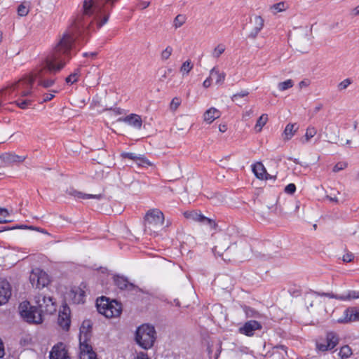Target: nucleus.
<instances>
[{
	"instance_id": "f257e3e1",
	"label": "nucleus",
	"mask_w": 359,
	"mask_h": 359,
	"mask_svg": "<svg viewBox=\"0 0 359 359\" xmlns=\"http://www.w3.org/2000/svg\"><path fill=\"white\" fill-rule=\"evenodd\" d=\"M104 14L95 6L93 0H84L81 12L79 13L73 23L59 36L53 47L51 53L46 57L45 63L36 67L32 73L33 82L38 80L39 86L43 88L51 87L55 83L53 79H44L48 73L60 72L76 55V43H80V38H84L90 30L99 29Z\"/></svg>"
},
{
	"instance_id": "f03ea898",
	"label": "nucleus",
	"mask_w": 359,
	"mask_h": 359,
	"mask_svg": "<svg viewBox=\"0 0 359 359\" xmlns=\"http://www.w3.org/2000/svg\"><path fill=\"white\" fill-rule=\"evenodd\" d=\"M90 331L91 325L90 320H84L80 327V359H97L95 352L93 351L92 346L88 343L90 336Z\"/></svg>"
},
{
	"instance_id": "7ed1b4c3",
	"label": "nucleus",
	"mask_w": 359,
	"mask_h": 359,
	"mask_svg": "<svg viewBox=\"0 0 359 359\" xmlns=\"http://www.w3.org/2000/svg\"><path fill=\"white\" fill-rule=\"evenodd\" d=\"M156 339V332L153 325L143 324L137 327L135 332V341L142 348H151Z\"/></svg>"
},
{
	"instance_id": "20e7f679",
	"label": "nucleus",
	"mask_w": 359,
	"mask_h": 359,
	"mask_svg": "<svg viewBox=\"0 0 359 359\" xmlns=\"http://www.w3.org/2000/svg\"><path fill=\"white\" fill-rule=\"evenodd\" d=\"M164 223V215L158 209L149 210L144 217V231L149 234H157Z\"/></svg>"
},
{
	"instance_id": "39448f33",
	"label": "nucleus",
	"mask_w": 359,
	"mask_h": 359,
	"mask_svg": "<svg viewBox=\"0 0 359 359\" xmlns=\"http://www.w3.org/2000/svg\"><path fill=\"white\" fill-rule=\"evenodd\" d=\"M96 306L98 312L106 318H115L121 313V304L116 300L109 301L105 297L97 299Z\"/></svg>"
},
{
	"instance_id": "423d86ee",
	"label": "nucleus",
	"mask_w": 359,
	"mask_h": 359,
	"mask_svg": "<svg viewBox=\"0 0 359 359\" xmlns=\"http://www.w3.org/2000/svg\"><path fill=\"white\" fill-rule=\"evenodd\" d=\"M21 317L27 323L39 324L43 321L42 314L36 306H31L29 302H22L19 306Z\"/></svg>"
},
{
	"instance_id": "0eeeda50",
	"label": "nucleus",
	"mask_w": 359,
	"mask_h": 359,
	"mask_svg": "<svg viewBox=\"0 0 359 359\" xmlns=\"http://www.w3.org/2000/svg\"><path fill=\"white\" fill-rule=\"evenodd\" d=\"M339 343V335L332 331L327 332L324 337H320L316 341L317 353H325L333 350Z\"/></svg>"
},
{
	"instance_id": "6e6552de",
	"label": "nucleus",
	"mask_w": 359,
	"mask_h": 359,
	"mask_svg": "<svg viewBox=\"0 0 359 359\" xmlns=\"http://www.w3.org/2000/svg\"><path fill=\"white\" fill-rule=\"evenodd\" d=\"M34 302L41 314H51L55 311V304L49 296L38 294L34 297Z\"/></svg>"
},
{
	"instance_id": "1a4fd4ad",
	"label": "nucleus",
	"mask_w": 359,
	"mask_h": 359,
	"mask_svg": "<svg viewBox=\"0 0 359 359\" xmlns=\"http://www.w3.org/2000/svg\"><path fill=\"white\" fill-rule=\"evenodd\" d=\"M29 280L33 287L43 288L48 285L50 280L48 274L43 270L36 268L33 269L29 276Z\"/></svg>"
},
{
	"instance_id": "9d476101",
	"label": "nucleus",
	"mask_w": 359,
	"mask_h": 359,
	"mask_svg": "<svg viewBox=\"0 0 359 359\" xmlns=\"http://www.w3.org/2000/svg\"><path fill=\"white\" fill-rule=\"evenodd\" d=\"M117 1L118 0H93L95 6L98 8V10L100 9L104 14L103 20L101 22H99L100 25H104L107 23L110 13Z\"/></svg>"
},
{
	"instance_id": "9b49d317",
	"label": "nucleus",
	"mask_w": 359,
	"mask_h": 359,
	"mask_svg": "<svg viewBox=\"0 0 359 359\" xmlns=\"http://www.w3.org/2000/svg\"><path fill=\"white\" fill-rule=\"evenodd\" d=\"M184 217L194 222H200L202 224H207L212 228L215 229L217 226L215 222L208 217H206L201 212L197 211H187L184 213Z\"/></svg>"
},
{
	"instance_id": "f8f14e48",
	"label": "nucleus",
	"mask_w": 359,
	"mask_h": 359,
	"mask_svg": "<svg viewBox=\"0 0 359 359\" xmlns=\"http://www.w3.org/2000/svg\"><path fill=\"white\" fill-rule=\"evenodd\" d=\"M316 294L321 297H327L331 299H335L341 301H350L359 299V291L348 290L344 295L335 294L332 292H314Z\"/></svg>"
},
{
	"instance_id": "ddd939ff",
	"label": "nucleus",
	"mask_w": 359,
	"mask_h": 359,
	"mask_svg": "<svg viewBox=\"0 0 359 359\" xmlns=\"http://www.w3.org/2000/svg\"><path fill=\"white\" fill-rule=\"evenodd\" d=\"M50 359H71L66 345L62 342L54 345L50 352Z\"/></svg>"
},
{
	"instance_id": "4468645a",
	"label": "nucleus",
	"mask_w": 359,
	"mask_h": 359,
	"mask_svg": "<svg viewBox=\"0 0 359 359\" xmlns=\"http://www.w3.org/2000/svg\"><path fill=\"white\" fill-rule=\"evenodd\" d=\"M11 296V287L6 280H0V306L6 304Z\"/></svg>"
},
{
	"instance_id": "2eb2a0df",
	"label": "nucleus",
	"mask_w": 359,
	"mask_h": 359,
	"mask_svg": "<svg viewBox=\"0 0 359 359\" xmlns=\"http://www.w3.org/2000/svg\"><path fill=\"white\" fill-rule=\"evenodd\" d=\"M118 122H123L136 129H140L142 125V120L140 115L130 114L125 117L118 118Z\"/></svg>"
},
{
	"instance_id": "dca6fc26",
	"label": "nucleus",
	"mask_w": 359,
	"mask_h": 359,
	"mask_svg": "<svg viewBox=\"0 0 359 359\" xmlns=\"http://www.w3.org/2000/svg\"><path fill=\"white\" fill-rule=\"evenodd\" d=\"M262 329L261 324L256 320H249L243 327L239 328V332L248 337H252L254 332Z\"/></svg>"
},
{
	"instance_id": "f3484780",
	"label": "nucleus",
	"mask_w": 359,
	"mask_h": 359,
	"mask_svg": "<svg viewBox=\"0 0 359 359\" xmlns=\"http://www.w3.org/2000/svg\"><path fill=\"white\" fill-rule=\"evenodd\" d=\"M115 285L121 290H126L128 291L137 290L136 287L133 283H130L128 279L123 276H116L114 278Z\"/></svg>"
},
{
	"instance_id": "a211bd4d",
	"label": "nucleus",
	"mask_w": 359,
	"mask_h": 359,
	"mask_svg": "<svg viewBox=\"0 0 359 359\" xmlns=\"http://www.w3.org/2000/svg\"><path fill=\"white\" fill-rule=\"evenodd\" d=\"M325 136L327 138V142L332 144L337 143L339 137L338 126L334 124H329L325 128Z\"/></svg>"
},
{
	"instance_id": "6ab92c4d",
	"label": "nucleus",
	"mask_w": 359,
	"mask_h": 359,
	"mask_svg": "<svg viewBox=\"0 0 359 359\" xmlns=\"http://www.w3.org/2000/svg\"><path fill=\"white\" fill-rule=\"evenodd\" d=\"M253 22V28L250 32L248 37L255 39L259 32L263 29L264 25V20L260 15L255 16L252 21Z\"/></svg>"
},
{
	"instance_id": "aec40b11",
	"label": "nucleus",
	"mask_w": 359,
	"mask_h": 359,
	"mask_svg": "<svg viewBox=\"0 0 359 359\" xmlns=\"http://www.w3.org/2000/svg\"><path fill=\"white\" fill-rule=\"evenodd\" d=\"M85 296V291L81 287H74L69 293V298L75 304L84 303Z\"/></svg>"
},
{
	"instance_id": "412c9836",
	"label": "nucleus",
	"mask_w": 359,
	"mask_h": 359,
	"mask_svg": "<svg viewBox=\"0 0 359 359\" xmlns=\"http://www.w3.org/2000/svg\"><path fill=\"white\" fill-rule=\"evenodd\" d=\"M121 156L124 158H128L135 161L139 166L144 165H149L150 163L147 159L141 156H137L135 153L125 152L121 154Z\"/></svg>"
},
{
	"instance_id": "4be33fe9",
	"label": "nucleus",
	"mask_w": 359,
	"mask_h": 359,
	"mask_svg": "<svg viewBox=\"0 0 359 359\" xmlns=\"http://www.w3.org/2000/svg\"><path fill=\"white\" fill-rule=\"evenodd\" d=\"M1 158L6 163H14L23 162L25 160L26 156H18L14 153L8 152L3 154Z\"/></svg>"
},
{
	"instance_id": "5701e85b",
	"label": "nucleus",
	"mask_w": 359,
	"mask_h": 359,
	"mask_svg": "<svg viewBox=\"0 0 359 359\" xmlns=\"http://www.w3.org/2000/svg\"><path fill=\"white\" fill-rule=\"evenodd\" d=\"M220 116L221 112L218 109L211 107L204 113L203 119L207 123L210 124L215 119L219 118Z\"/></svg>"
},
{
	"instance_id": "b1692460",
	"label": "nucleus",
	"mask_w": 359,
	"mask_h": 359,
	"mask_svg": "<svg viewBox=\"0 0 359 359\" xmlns=\"http://www.w3.org/2000/svg\"><path fill=\"white\" fill-rule=\"evenodd\" d=\"M354 307H348L344 310L343 316L337 320L339 323H349L354 322Z\"/></svg>"
},
{
	"instance_id": "393cba45",
	"label": "nucleus",
	"mask_w": 359,
	"mask_h": 359,
	"mask_svg": "<svg viewBox=\"0 0 359 359\" xmlns=\"http://www.w3.org/2000/svg\"><path fill=\"white\" fill-rule=\"evenodd\" d=\"M66 308H64L62 312H60L58 316V324L59 325L65 330H68L70 326V318L69 314L66 312Z\"/></svg>"
},
{
	"instance_id": "a878e982",
	"label": "nucleus",
	"mask_w": 359,
	"mask_h": 359,
	"mask_svg": "<svg viewBox=\"0 0 359 359\" xmlns=\"http://www.w3.org/2000/svg\"><path fill=\"white\" fill-rule=\"evenodd\" d=\"M299 127L296 123H288L283 131V140L287 141L290 140L295 134Z\"/></svg>"
},
{
	"instance_id": "bb28decb",
	"label": "nucleus",
	"mask_w": 359,
	"mask_h": 359,
	"mask_svg": "<svg viewBox=\"0 0 359 359\" xmlns=\"http://www.w3.org/2000/svg\"><path fill=\"white\" fill-rule=\"evenodd\" d=\"M71 196H73L75 198H82V199H97L100 200L103 198L102 194H86L81 193L80 191H78L76 190H72L70 191L69 193Z\"/></svg>"
},
{
	"instance_id": "cd10ccee",
	"label": "nucleus",
	"mask_w": 359,
	"mask_h": 359,
	"mask_svg": "<svg viewBox=\"0 0 359 359\" xmlns=\"http://www.w3.org/2000/svg\"><path fill=\"white\" fill-rule=\"evenodd\" d=\"M252 171L255 173V176L260 180H267L268 173L262 163H257L252 167Z\"/></svg>"
},
{
	"instance_id": "c85d7f7f",
	"label": "nucleus",
	"mask_w": 359,
	"mask_h": 359,
	"mask_svg": "<svg viewBox=\"0 0 359 359\" xmlns=\"http://www.w3.org/2000/svg\"><path fill=\"white\" fill-rule=\"evenodd\" d=\"M212 79H215L217 84H221L224 82L226 76L224 72H220L216 67H213L210 72Z\"/></svg>"
},
{
	"instance_id": "c756f323",
	"label": "nucleus",
	"mask_w": 359,
	"mask_h": 359,
	"mask_svg": "<svg viewBox=\"0 0 359 359\" xmlns=\"http://www.w3.org/2000/svg\"><path fill=\"white\" fill-rule=\"evenodd\" d=\"M288 4L285 1H280L270 6V11L273 14L286 11L288 8Z\"/></svg>"
},
{
	"instance_id": "7c9ffc66",
	"label": "nucleus",
	"mask_w": 359,
	"mask_h": 359,
	"mask_svg": "<svg viewBox=\"0 0 359 359\" xmlns=\"http://www.w3.org/2000/svg\"><path fill=\"white\" fill-rule=\"evenodd\" d=\"M30 10V3L29 1H24L21 3L17 9L18 15L20 17L27 16Z\"/></svg>"
},
{
	"instance_id": "2f4dec72",
	"label": "nucleus",
	"mask_w": 359,
	"mask_h": 359,
	"mask_svg": "<svg viewBox=\"0 0 359 359\" xmlns=\"http://www.w3.org/2000/svg\"><path fill=\"white\" fill-rule=\"evenodd\" d=\"M352 354V349L348 345H344L341 346L338 353V355L341 358V359L348 358Z\"/></svg>"
},
{
	"instance_id": "473e14b6",
	"label": "nucleus",
	"mask_w": 359,
	"mask_h": 359,
	"mask_svg": "<svg viewBox=\"0 0 359 359\" xmlns=\"http://www.w3.org/2000/svg\"><path fill=\"white\" fill-rule=\"evenodd\" d=\"M79 76H80V69H76L74 70V72L72 74H71L66 78L65 81L67 83L73 84L78 81Z\"/></svg>"
},
{
	"instance_id": "72a5a7b5",
	"label": "nucleus",
	"mask_w": 359,
	"mask_h": 359,
	"mask_svg": "<svg viewBox=\"0 0 359 359\" xmlns=\"http://www.w3.org/2000/svg\"><path fill=\"white\" fill-rule=\"evenodd\" d=\"M187 18L184 15L179 14L177 15L173 21V26L175 29L180 28L182 27L186 22Z\"/></svg>"
},
{
	"instance_id": "f704fd0d",
	"label": "nucleus",
	"mask_w": 359,
	"mask_h": 359,
	"mask_svg": "<svg viewBox=\"0 0 359 359\" xmlns=\"http://www.w3.org/2000/svg\"><path fill=\"white\" fill-rule=\"evenodd\" d=\"M268 120L267 114H262L257 120L255 125V130L258 132L261 131L262 127L266 123Z\"/></svg>"
},
{
	"instance_id": "c9c22d12",
	"label": "nucleus",
	"mask_w": 359,
	"mask_h": 359,
	"mask_svg": "<svg viewBox=\"0 0 359 359\" xmlns=\"http://www.w3.org/2000/svg\"><path fill=\"white\" fill-rule=\"evenodd\" d=\"M173 51V48L170 46H168L161 53L160 57L162 61H165L170 58Z\"/></svg>"
},
{
	"instance_id": "e433bc0d",
	"label": "nucleus",
	"mask_w": 359,
	"mask_h": 359,
	"mask_svg": "<svg viewBox=\"0 0 359 359\" xmlns=\"http://www.w3.org/2000/svg\"><path fill=\"white\" fill-rule=\"evenodd\" d=\"M294 86V81L292 79H287L285 81L280 82L278 84V88L279 90L284 91L290 88H292Z\"/></svg>"
},
{
	"instance_id": "4c0bfd02",
	"label": "nucleus",
	"mask_w": 359,
	"mask_h": 359,
	"mask_svg": "<svg viewBox=\"0 0 359 359\" xmlns=\"http://www.w3.org/2000/svg\"><path fill=\"white\" fill-rule=\"evenodd\" d=\"M225 46L224 44L217 45L212 53V55L213 57L218 58L220 57L222 54L225 51Z\"/></svg>"
},
{
	"instance_id": "58836bf2",
	"label": "nucleus",
	"mask_w": 359,
	"mask_h": 359,
	"mask_svg": "<svg viewBox=\"0 0 359 359\" xmlns=\"http://www.w3.org/2000/svg\"><path fill=\"white\" fill-rule=\"evenodd\" d=\"M317 133V130L313 126H309L306 128L305 139L306 142H309L313 137H314Z\"/></svg>"
},
{
	"instance_id": "ea45409f",
	"label": "nucleus",
	"mask_w": 359,
	"mask_h": 359,
	"mask_svg": "<svg viewBox=\"0 0 359 359\" xmlns=\"http://www.w3.org/2000/svg\"><path fill=\"white\" fill-rule=\"evenodd\" d=\"M193 68V65L191 64V61L189 60L185 61L181 68H180V71L183 73V74H188L190 72V71Z\"/></svg>"
},
{
	"instance_id": "a19ab883",
	"label": "nucleus",
	"mask_w": 359,
	"mask_h": 359,
	"mask_svg": "<svg viewBox=\"0 0 359 359\" xmlns=\"http://www.w3.org/2000/svg\"><path fill=\"white\" fill-rule=\"evenodd\" d=\"M244 311L248 317L257 318L259 316V313L253 308L245 306Z\"/></svg>"
},
{
	"instance_id": "79ce46f5",
	"label": "nucleus",
	"mask_w": 359,
	"mask_h": 359,
	"mask_svg": "<svg viewBox=\"0 0 359 359\" xmlns=\"http://www.w3.org/2000/svg\"><path fill=\"white\" fill-rule=\"evenodd\" d=\"M15 102L18 107L21 109H27L31 104L32 101L29 100L19 99L16 100Z\"/></svg>"
},
{
	"instance_id": "37998d69",
	"label": "nucleus",
	"mask_w": 359,
	"mask_h": 359,
	"mask_svg": "<svg viewBox=\"0 0 359 359\" xmlns=\"http://www.w3.org/2000/svg\"><path fill=\"white\" fill-rule=\"evenodd\" d=\"M249 95V92L248 90H242L240 93H236L232 95L231 100L233 102H238L239 98L247 97Z\"/></svg>"
},
{
	"instance_id": "c03bdc74",
	"label": "nucleus",
	"mask_w": 359,
	"mask_h": 359,
	"mask_svg": "<svg viewBox=\"0 0 359 359\" xmlns=\"http://www.w3.org/2000/svg\"><path fill=\"white\" fill-rule=\"evenodd\" d=\"M351 83H352V81L350 79H344V81H342L341 82H340L338 84V86H337L338 90L341 91V90L346 89L348 88V86L350 84H351Z\"/></svg>"
},
{
	"instance_id": "a18cd8bd",
	"label": "nucleus",
	"mask_w": 359,
	"mask_h": 359,
	"mask_svg": "<svg viewBox=\"0 0 359 359\" xmlns=\"http://www.w3.org/2000/svg\"><path fill=\"white\" fill-rule=\"evenodd\" d=\"M181 104V100L179 97H174L170 104V108L172 111H175Z\"/></svg>"
},
{
	"instance_id": "49530a36",
	"label": "nucleus",
	"mask_w": 359,
	"mask_h": 359,
	"mask_svg": "<svg viewBox=\"0 0 359 359\" xmlns=\"http://www.w3.org/2000/svg\"><path fill=\"white\" fill-rule=\"evenodd\" d=\"M347 167V163L339 162L333 168V172H337L345 169Z\"/></svg>"
},
{
	"instance_id": "de8ad7c7",
	"label": "nucleus",
	"mask_w": 359,
	"mask_h": 359,
	"mask_svg": "<svg viewBox=\"0 0 359 359\" xmlns=\"http://www.w3.org/2000/svg\"><path fill=\"white\" fill-rule=\"evenodd\" d=\"M221 245H222V242H219V245H215L212 249L215 253H218L219 255H222L221 251L226 250L229 248V246L226 247V245H224L223 247H222Z\"/></svg>"
},
{
	"instance_id": "09e8293b",
	"label": "nucleus",
	"mask_w": 359,
	"mask_h": 359,
	"mask_svg": "<svg viewBox=\"0 0 359 359\" xmlns=\"http://www.w3.org/2000/svg\"><path fill=\"white\" fill-rule=\"evenodd\" d=\"M296 191V186L294 184L290 183L285 188V192L288 194H293Z\"/></svg>"
},
{
	"instance_id": "8fccbe9b",
	"label": "nucleus",
	"mask_w": 359,
	"mask_h": 359,
	"mask_svg": "<svg viewBox=\"0 0 359 359\" xmlns=\"http://www.w3.org/2000/svg\"><path fill=\"white\" fill-rule=\"evenodd\" d=\"M353 255L351 252L346 253L343 256V261L345 262H350L353 259Z\"/></svg>"
},
{
	"instance_id": "3c124183",
	"label": "nucleus",
	"mask_w": 359,
	"mask_h": 359,
	"mask_svg": "<svg viewBox=\"0 0 359 359\" xmlns=\"http://www.w3.org/2000/svg\"><path fill=\"white\" fill-rule=\"evenodd\" d=\"M54 97V95L52 93H47L43 95V101L48 102L51 100Z\"/></svg>"
},
{
	"instance_id": "603ef678",
	"label": "nucleus",
	"mask_w": 359,
	"mask_h": 359,
	"mask_svg": "<svg viewBox=\"0 0 359 359\" xmlns=\"http://www.w3.org/2000/svg\"><path fill=\"white\" fill-rule=\"evenodd\" d=\"M135 359H149L147 354L144 352H140L137 353Z\"/></svg>"
},
{
	"instance_id": "864d4df0",
	"label": "nucleus",
	"mask_w": 359,
	"mask_h": 359,
	"mask_svg": "<svg viewBox=\"0 0 359 359\" xmlns=\"http://www.w3.org/2000/svg\"><path fill=\"white\" fill-rule=\"evenodd\" d=\"M211 81H212V77H210V76L207 78L204 81H203V87L205 88H208L209 86H210L211 85Z\"/></svg>"
},
{
	"instance_id": "5fc2aeb1",
	"label": "nucleus",
	"mask_w": 359,
	"mask_h": 359,
	"mask_svg": "<svg viewBox=\"0 0 359 359\" xmlns=\"http://www.w3.org/2000/svg\"><path fill=\"white\" fill-rule=\"evenodd\" d=\"M309 85V81L303 80L299 83V86L300 88H306Z\"/></svg>"
},
{
	"instance_id": "6e6d98bb",
	"label": "nucleus",
	"mask_w": 359,
	"mask_h": 359,
	"mask_svg": "<svg viewBox=\"0 0 359 359\" xmlns=\"http://www.w3.org/2000/svg\"><path fill=\"white\" fill-rule=\"evenodd\" d=\"M354 322L359 321V308L354 307Z\"/></svg>"
},
{
	"instance_id": "4d7b16f0",
	"label": "nucleus",
	"mask_w": 359,
	"mask_h": 359,
	"mask_svg": "<svg viewBox=\"0 0 359 359\" xmlns=\"http://www.w3.org/2000/svg\"><path fill=\"white\" fill-rule=\"evenodd\" d=\"M0 215L6 217L8 215V210L6 208H0Z\"/></svg>"
},
{
	"instance_id": "13d9d810",
	"label": "nucleus",
	"mask_w": 359,
	"mask_h": 359,
	"mask_svg": "<svg viewBox=\"0 0 359 359\" xmlns=\"http://www.w3.org/2000/svg\"><path fill=\"white\" fill-rule=\"evenodd\" d=\"M4 355V349L3 343L1 341V339H0V358L3 357Z\"/></svg>"
},
{
	"instance_id": "bf43d9fd",
	"label": "nucleus",
	"mask_w": 359,
	"mask_h": 359,
	"mask_svg": "<svg viewBox=\"0 0 359 359\" xmlns=\"http://www.w3.org/2000/svg\"><path fill=\"white\" fill-rule=\"evenodd\" d=\"M227 130V127L226 125H219V130L222 133L226 132Z\"/></svg>"
},
{
	"instance_id": "052dcab7",
	"label": "nucleus",
	"mask_w": 359,
	"mask_h": 359,
	"mask_svg": "<svg viewBox=\"0 0 359 359\" xmlns=\"http://www.w3.org/2000/svg\"><path fill=\"white\" fill-rule=\"evenodd\" d=\"M323 107V104H317V105L315 107V108H314V112H315V113H317L318 111H319L320 110H321V109H322Z\"/></svg>"
},
{
	"instance_id": "680f3d73",
	"label": "nucleus",
	"mask_w": 359,
	"mask_h": 359,
	"mask_svg": "<svg viewBox=\"0 0 359 359\" xmlns=\"http://www.w3.org/2000/svg\"><path fill=\"white\" fill-rule=\"evenodd\" d=\"M83 55L84 57H87V56L95 57V56H96V55H97V53H95V52H93V53H84L83 54Z\"/></svg>"
},
{
	"instance_id": "e2e57ef3",
	"label": "nucleus",
	"mask_w": 359,
	"mask_h": 359,
	"mask_svg": "<svg viewBox=\"0 0 359 359\" xmlns=\"http://www.w3.org/2000/svg\"><path fill=\"white\" fill-rule=\"evenodd\" d=\"M354 15H359V5L353 10Z\"/></svg>"
},
{
	"instance_id": "0e129e2a",
	"label": "nucleus",
	"mask_w": 359,
	"mask_h": 359,
	"mask_svg": "<svg viewBox=\"0 0 359 359\" xmlns=\"http://www.w3.org/2000/svg\"><path fill=\"white\" fill-rule=\"evenodd\" d=\"M327 198H329V200L330 201H333V202H335V203H338V199L337 197H331V196H327Z\"/></svg>"
},
{
	"instance_id": "69168bd1",
	"label": "nucleus",
	"mask_w": 359,
	"mask_h": 359,
	"mask_svg": "<svg viewBox=\"0 0 359 359\" xmlns=\"http://www.w3.org/2000/svg\"><path fill=\"white\" fill-rule=\"evenodd\" d=\"M115 112L118 114H121L123 113V109H121V108H117L115 110Z\"/></svg>"
},
{
	"instance_id": "338daca9",
	"label": "nucleus",
	"mask_w": 359,
	"mask_h": 359,
	"mask_svg": "<svg viewBox=\"0 0 359 359\" xmlns=\"http://www.w3.org/2000/svg\"><path fill=\"white\" fill-rule=\"evenodd\" d=\"M149 4L150 3L149 1L144 2L143 4H142L143 5V8H147L149 6Z\"/></svg>"
},
{
	"instance_id": "774afa93",
	"label": "nucleus",
	"mask_w": 359,
	"mask_h": 359,
	"mask_svg": "<svg viewBox=\"0 0 359 359\" xmlns=\"http://www.w3.org/2000/svg\"><path fill=\"white\" fill-rule=\"evenodd\" d=\"M8 221L3 219H0V224L7 223Z\"/></svg>"
}]
</instances>
